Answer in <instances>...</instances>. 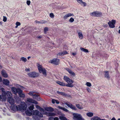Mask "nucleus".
<instances>
[{"label":"nucleus","instance_id":"obj_39","mask_svg":"<svg viewBox=\"0 0 120 120\" xmlns=\"http://www.w3.org/2000/svg\"><path fill=\"white\" fill-rule=\"evenodd\" d=\"M59 118L61 120H67V118L65 117L61 116H60Z\"/></svg>","mask_w":120,"mask_h":120},{"label":"nucleus","instance_id":"obj_3","mask_svg":"<svg viewBox=\"0 0 120 120\" xmlns=\"http://www.w3.org/2000/svg\"><path fill=\"white\" fill-rule=\"evenodd\" d=\"M27 75L30 77L33 78L37 77L39 75V74L35 71L30 72Z\"/></svg>","mask_w":120,"mask_h":120},{"label":"nucleus","instance_id":"obj_21","mask_svg":"<svg viewBox=\"0 0 120 120\" xmlns=\"http://www.w3.org/2000/svg\"><path fill=\"white\" fill-rule=\"evenodd\" d=\"M57 108L59 109L62 110L66 112H69V110H68L64 107H62L60 106H58Z\"/></svg>","mask_w":120,"mask_h":120},{"label":"nucleus","instance_id":"obj_9","mask_svg":"<svg viewBox=\"0 0 120 120\" xmlns=\"http://www.w3.org/2000/svg\"><path fill=\"white\" fill-rule=\"evenodd\" d=\"M67 82L68 83V84L66 85L67 86L70 87H72L73 86V85L72 84L74 82L72 80L69 79Z\"/></svg>","mask_w":120,"mask_h":120},{"label":"nucleus","instance_id":"obj_62","mask_svg":"<svg viewBox=\"0 0 120 120\" xmlns=\"http://www.w3.org/2000/svg\"><path fill=\"white\" fill-rule=\"evenodd\" d=\"M26 71H30V68H27L26 69Z\"/></svg>","mask_w":120,"mask_h":120},{"label":"nucleus","instance_id":"obj_27","mask_svg":"<svg viewBox=\"0 0 120 120\" xmlns=\"http://www.w3.org/2000/svg\"><path fill=\"white\" fill-rule=\"evenodd\" d=\"M5 97L6 98V96H7V97L8 96V97H11L12 94H11V92L9 91H7L6 92L5 94Z\"/></svg>","mask_w":120,"mask_h":120},{"label":"nucleus","instance_id":"obj_49","mask_svg":"<svg viewBox=\"0 0 120 120\" xmlns=\"http://www.w3.org/2000/svg\"><path fill=\"white\" fill-rule=\"evenodd\" d=\"M40 111L42 112V113H44L45 112L44 110L42 108H40L39 109Z\"/></svg>","mask_w":120,"mask_h":120},{"label":"nucleus","instance_id":"obj_30","mask_svg":"<svg viewBox=\"0 0 120 120\" xmlns=\"http://www.w3.org/2000/svg\"><path fill=\"white\" fill-rule=\"evenodd\" d=\"M99 117L98 116L94 117L91 119V120H101Z\"/></svg>","mask_w":120,"mask_h":120},{"label":"nucleus","instance_id":"obj_46","mask_svg":"<svg viewBox=\"0 0 120 120\" xmlns=\"http://www.w3.org/2000/svg\"><path fill=\"white\" fill-rule=\"evenodd\" d=\"M48 28L47 27H45L44 29V33L46 34L47 31L48 30Z\"/></svg>","mask_w":120,"mask_h":120},{"label":"nucleus","instance_id":"obj_33","mask_svg":"<svg viewBox=\"0 0 120 120\" xmlns=\"http://www.w3.org/2000/svg\"><path fill=\"white\" fill-rule=\"evenodd\" d=\"M22 91L19 88H17V93H18L19 95L22 93Z\"/></svg>","mask_w":120,"mask_h":120},{"label":"nucleus","instance_id":"obj_58","mask_svg":"<svg viewBox=\"0 0 120 120\" xmlns=\"http://www.w3.org/2000/svg\"><path fill=\"white\" fill-rule=\"evenodd\" d=\"M40 107L38 105H36V108L37 109H40Z\"/></svg>","mask_w":120,"mask_h":120},{"label":"nucleus","instance_id":"obj_6","mask_svg":"<svg viewBox=\"0 0 120 120\" xmlns=\"http://www.w3.org/2000/svg\"><path fill=\"white\" fill-rule=\"evenodd\" d=\"M19 105H16L14 103L11 104L10 106L11 109L14 111L19 110Z\"/></svg>","mask_w":120,"mask_h":120},{"label":"nucleus","instance_id":"obj_45","mask_svg":"<svg viewBox=\"0 0 120 120\" xmlns=\"http://www.w3.org/2000/svg\"><path fill=\"white\" fill-rule=\"evenodd\" d=\"M34 92V91H30L28 93V94L30 95L33 96Z\"/></svg>","mask_w":120,"mask_h":120},{"label":"nucleus","instance_id":"obj_56","mask_svg":"<svg viewBox=\"0 0 120 120\" xmlns=\"http://www.w3.org/2000/svg\"><path fill=\"white\" fill-rule=\"evenodd\" d=\"M16 24L17 26H19L21 24L20 22H16Z\"/></svg>","mask_w":120,"mask_h":120},{"label":"nucleus","instance_id":"obj_19","mask_svg":"<svg viewBox=\"0 0 120 120\" xmlns=\"http://www.w3.org/2000/svg\"><path fill=\"white\" fill-rule=\"evenodd\" d=\"M73 15V14L71 13H68L67 14L65 15L64 17V19H67L68 17Z\"/></svg>","mask_w":120,"mask_h":120},{"label":"nucleus","instance_id":"obj_34","mask_svg":"<svg viewBox=\"0 0 120 120\" xmlns=\"http://www.w3.org/2000/svg\"><path fill=\"white\" fill-rule=\"evenodd\" d=\"M1 90L2 92V95L5 96L6 92L5 91L4 89L3 88H2L1 89Z\"/></svg>","mask_w":120,"mask_h":120},{"label":"nucleus","instance_id":"obj_8","mask_svg":"<svg viewBox=\"0 0 120 120\" xmlns=\"http://www.w3.org/2000/svg\"><path fill=\"white\" fill-rule=\"evenodd\" d=\"M73 119L75 120H79L82 117V116L80 114L77 113H74L73 114Z\"/></svg>","mask_w":120,"mask_h":120},{"label":"nucleus","instance_id":"obj_63","mask_svg":"<svg viewBox=\"0 0 120 120\" xmlns=\"http://www.w3.org/2000/svg\"><path fill=\"white\" fill-rule=\"evenodd\" d=\"M76 53H75L73 52L72 53V55L73 56H75L76 55Z\"/></svg>","mask_w":120,"mask_h":120},{"label":"nucleus","instance_id":"obj_22","mask_svg":"<svg viewBox=\"0 0 120 120\" xmlns=\"http://www.w3.org/2000/svg\"><path fill=\"white\" fill-rule=\"evenodd\" d=\"M77 2L80 4H83L84 5V6H85L86 5V4L85 2L82 1V0H77Z\"/></svg>","mask_w":120,"mask_h":120},{"label":"nucleus","instance_id":"obj_50","mask_svg":"<svg viewBox=\"0 0 120 120\" xmlns=\"http://www.w3.org/2000/svg\"><path fill=\"white\" fill-rule=\"evenodd\" d=\"M50 17L52 18L54 17V15L53 13H50L49 15Z\"/></svg>","mask_w":120,"mask_h":120},{"label":"nucleus","instance_id":"obj_12","mask_svg":"<svg viewBox=\"0 0 120 120\" xmlns=\"http://www.w3.org/2000/svg\"><path fill=\"white\" fill-rule=\"evenodd\" d=\"M65 104L68 107L73 110H76L77 109L76 107L71 104L66 103H65Z\"/></svg>","mask_w":120,"mask_h":120},{"label":"nucleus","instance_id":"obj_20","mask_svg":"<svg viewBox=\"0 0 120 120\" xmlns=\"http://www.w3.org/2000/svg\"><path fill=\"white\" fill-rule=\"evenodd\" d=\"M57 93L59 94L66 97L67 96V94L66 93L63 92H60L58 91H57Z\"/></svg>","mask_w":120,"mask_h":120},{"label":"nucleus","instance_id":"obj_11","mask_svg":"<svg viewBox=\"0 0 120 120\" xmlns=\"http://www.w3.org/2000/svg\"><path fill=\"white\" fill-rule=\"evenodd\" d=\"M59 60L58 59H54L51 61V63L54 64L55 65H57L59 63Z\"/></svg>","mask_w":120,"mask_h":120},{"label":"nucleus","instance_id":"obj_48","mask_svg":"<svg viewBox=\"0 0 120 120\" xmlns=\"http://www.w3.org/2000/svg\"><path fill=\"white\" fill-rule=\"evenodd\" d=\"M35 22H36V23H40V24H41V23H45V22H39V21H37V20H36L35 21Z\"/></svg>","mask_w":120,"mask_h":120},{"label":"nucleus","instance_id":"obj_54","mask_svg":"<svg viewBox=\"0 0 120 120\" xmlns=\"http://www.w3.org/2000/svg\"><path fill=\"white\" fill-rule=\"evenodd\" d=\"M26 3L28 5H30V0H27L26 2Z\"/></svg>","mask_w":120,"mask_h":120},{"label":"nucleus","instance_id":"obj_32","mask_svg":"<svg viewBox=\"0 0 120 120\" xmlns=\"http://www.w3.org/2000/svg\"><path fill=\"white\" fill-rule=\"evenodd\" d=\"M26 100L27 102H28L30 103H32L33 100L32 98H27V99Z\"/></svg>","mask_w":120,"mask_h":120},{"label":"nucleus","instance_id":"obj_52","mask_svg":"<svg viewBox=\"0 0 120 120\" xmlns=\"http://www.w3.org/2000/svg\"><path fill=\"white\" fill-rule=\"evenodd\" d=\"M3 21L4 22H5L7 20V17L5 16H3Z\"/></svg>","mask_w":120,"mask_h":120},{"label":"nucleus","instance_id":"obj_60","mask_svg":"<svg viewBox=\"0 0 120 120\" xmlns=\"http://www.w3.org/2000/svg\"><path fill=\"white\" fill-rule=\"evenodd\" d=\"M55 102L57 104H59L60 103L58 101V100H56Z\"/></svg>","mask_w":120,"mask_h":120},{"label":"nucleus","instance_id":"obj_28","mask_svg":"<svg viewBox=\"0 0 120 120\" xmlns=\"http://www.w3.org/2000/svg\"><path fill=\"white\" fill-rule=\"evenodd\" d=\"M105 77L108 79L110 78V77L109 74V72L108 71H105Z\"/></svg>","mask_w":120,"mask_h":120},{"label":"nucleus","instance_id":"obj_59","mask_svg":"<svg viewBox=\"0 0 120 120\" xmlns=\"http://www.w3.org/2000/svg\"><path fill=\"white\" fill-rule=\"evenodd\" d=\"M37 38H38L40 39H41V38H42V36H41H41H37Z\"/></svg>","mask_w":120,"mask_h":120},{"label":"nucleus","instance_id":"obj_35","mask_svg":"<svg viewBox=\"0 0 120 120\" xmlns=\"http://www.w3.org/2000/svg\"><path fill=\"white\" fill-rule=\"evenodd\" d=\"M78 33L79 38H80V39H82L83 38V36L82 32H78Z\"/></svg>","mask_w":120,"mask_h":120},{"label":"nucleus","instance_id":"obj_43","mask_svg":"<svg viewBox=\"0 0 120 120\" xmlns=\"http://www.w3.org/2000/svg\"><path fill=\"white\" fill-rule=\"evenodd\" d=\"M72 76L75 77V73L72 71L69 73Z\"/></svg>","mask_w":120,"mask_h":120},{"label":"nucleus","instance_id":"obj_42","mask_svg":"<svg viewBox=\"0 0 120 120\" xmlns=\"http://www.w3.org/2000/svg\"><path fill=\"white\" fill-rule=\"evenodd\" d=\"M33 96V98H35L36 99V98H38L39 96L37 94H34Z\"/></svg>","mask_w":120,"mask_h":120},{"label":"nucleus","instance_id":"obj_1","mask_svg":"<svg viewBox=\"0 0 120 120\" xmlns=\"http://www.w3.org/2000/svg\"><path fill=\"white\" fill-rule=\"evenodd\" d=\"M33 114L35 115V116H33V119L35 120H40V117L43 116L42 113L40 112L37 110L34 111Z\"/></svg>","mask_w":120,"mask_h":120},{"label":"nucleus","instance_id":"obj_41","mask_svg":"<svg viewBox=\"0 0 120 120\" xmlns=\"http://www.w3.org/2000/svg\"><path fill=\"white\" fill-rule=\"evenodd\" d=\"M64 79L66 82H67L68 80H69V78L67 76H64Z\"/></svg>","mask_w":120,"mask_h":120},{"label":"nucleus","instance_id":"obj_23","mask_svg":"<svg viewBox=\"0 0 120 120\" xmlns=\"http://www.w3.org/2000/svg\"><path fill=\"white\" fill-rule=\"evenodd\" d=\"M47 115L48 116H55L56 115V114L54 112H49L47 113Z\"/></svg>","mask_w":120,"mask_h":120},{"label":"nucleus","instance_id":"obj_7","mask_svg":"<svg viewBox=\"0 0 120 120\" xmlns=\"http://www.w3.org/2000/svg\"><path fill=\"white\" fill-rule=\"evenodd\" d=\"M116 22V21L115 20H112L111 22L109 21V22L108 23V24L110 28H113L115 27L114 25L115 24Z\"/></svg>","mask_w":120,"mask_h":120},{"label":"nucleus","instance_id":"obj_31","mask_svg":"<svg viewBox=\"0 0 120 120\" xmlns=\"http://www.w3.org/2000/svg\"><path fill=\"white\" fill-rule=\"evenodd\" d=\"M48 120H59V118L57 117L53 118L52 117H50L49 118Z\"/></svg>","mask_w":120,"mask_h":120},{"label":"nucleus","instance_id":"obj_4","mask_svg":"<svg viewBox=\"0 0 120 120\" xmlns=\"http://www.w3.org/2000/svg\"><path fill=\"white\" fill-rule=\"evenodd\" d=\"M90 15L92 16L96 17H100L102 15L101 12L97 11H95L91 13Z\"/></svg>","mask_w":120,"mask_h":120},{"label":"nucleus","instance_id":"obj_47","mask_svg":"<svg viewBox=\"0 0 120 120\" xmlns=\"http://www.w3.org/2000/svg\"><path fill=\"white\" fill-rule=\"evenodd\" d=\"M86 85L87 86L90 87L91 86V84L90 82H87L86 83Z\"/></svg>","mask_w":120,"mask_h":120},{"label":"nucleus","instance_id":"obj_5","mask_svg":"<svg viewBox=\"0 0 120 120\" xmlns=\"http://www.w3.org/2000/svg\"><path fill=\"white\" fill-rule=\"evenodd\" d=\"M27 108V106L25 103L22 102L21 104V106L19 105V110L23 111L26 110Z\"/></svg>","mask_w":120,"mask_h":120},{"label":"nucleus","instance_id":"obj_37","mask_svg":"<svg viewBox=\"0 0 120 120\" xmlns=\"http://www.w3.org/2000/svg\"><path fill=\"white\" fill-rule=\"evenodd\" d=\"M93 113L91 112L87 113V115L89 117H91L93 115Z\"/></svg>","mask_w":120,"mask_h":120},{"label":"nucleus","instance_id":"obj_64","mask_svg":"<svg viewBox=\"0 0 120 120\" xmlns=\"http://www.w3.org/2000/svg\"><path fill=\"white\" fill-rule=\"evenodd\" d=\"M111 120H116L115 118L114 117H113L111 119Z\"/></svg>","mask_w":120,"mask_h":120},{"label":"nucleus","instance_id":"obj_16","mask_svg":"<svg viewBox=\"0 0 120 120\" xmlns=\"http://www.w3.org/2000/svg\"><path fill=\"white\" fill-rule=\"evenodd\" d=\"M45 109L47 111L52 112L54 110V108L50 107H46Z\"/></svg>","mask_w":120,"mask_h":120},{"label":"nucleus","instance_id":"obj_61","mask_svg":"<svg viewBox=\"0 0 120 120\" xmlns=\"http://www.w3.org/2000/svg\"><path fill=\"white\" fill-rule=\"evenodd\" d=\"M87 90L89 92H90L91 91L90 89L89 88H88L87 89Z\"/></svg>","mask_w":120,"mask_h":120},{"label":"nucleus","instance_id":"obj_38","mask_svg":"<svg viewBox=\"0 0 120 120\" xmlns=\"http://www.w3.org/2000/svg\"><path fill=\"white\" fill-rule=\"evenodd\" d=\"M20 60L24 62H26L27 60V59L23 57H22L20 59Z\"/></svg>","mask_w":120,"mask_h":120},{"label":"nucleus","instance_id":"obj_53","mask_svg":"<svg viewBox=\"0 0 120 120\" xmlns=\"http://www.w3.org/2000/svg\"><path fill=\"white\" fill-rule=\"evenodd\" d=\"M66 70L68 71V72L70 73V72L72 71L70 69L68 68H67L66 69Z\"/></svg>","mask_w":120,"mask_h":120},{"label":"nucleus","instance_id":"obj_57","mask_svg":"<svg viewBox=\"0 0 120 120\" xmlns=\"http://www.w3.org/2000/svg\"><path fill=\"white\" fill-rule=\"evenodd\" d=\"M56 100L53 99H52V104H54L55 103L56 101Z\"/></svg>","mask_w":120,"mask_h":120},{"label":"nucleus","instance_id":"obj_55","mask_svg":"<svg viewBox=\"0 0 120 120\" xmlns=\"http://www.w3.org/2000/svg\"><path fill=\"white\" fill-rule=\"evenodd\" d=\"M32 103H34L35 104H38V102L36 101L33 100V102Z\"/></svg>","mask_w":120,"mask_h":120},{"label":"nucleus","instance_id":"obj_2","mask_svg":"<svg viewBox=\"0 0 120 120\" xmlns=\"http://www.w3.org/2000/svg\"><path fill=\"white\" fill-rule=\"evenodd\" d=\"M38 68L39 72L40 73H42L44 76H46V71L45 68H43L42 66L39 64L38 65Z\"/></svg>","mask_w":120,"mask_h":120},{"label":"nucleus","instance_id":"obj_44","mask_svg":"<svg viewBox=\"0 0 120 120\" xmlns=\"http://www.w3.org/2000/svg\"><path fill=\"white\" fill-rule=\"evenodd\" d=\"M19 96L21 98H24L25 97V95L22 93H21L19 95Z\"/></svg>","mask_w":120,"mask_h":120},{"label":"nucleus","instance_id":"obj_13","mask_svg":"<svg viewBox=\"0 0 120 120\" xmlns=\"http://www.w3.org/2000/svg\"><path fill=\"white\" fill-rule=\"evenodd\" d=\"M65 104L68 107L73 110H76L77 109L76 107L71 104L66 103H65Z\"/></svg>","mask_w":120,"mask_h":120},{"label":"nucleus","instance_id":"obj_26","mask_svg":"<svg viewBox=\"0 0 120 120\" xmlns=\"http://www.w3.org/2000/svg\"><path fill=\"white\" fill-rule=\"evenodd\" d=\"M56 82L58 84H59L60 85V86H66L65 85V83L62 82H61L60 81H57Z\"/></svg>","mask_w":120,"mask_h":120},{"label":"nucleus","instance_id":"obj_51","mask_svg":"<svg viewBox=\"0 0 120 120\" xmlns=\"http://www.w3.org/2000/svg\"><path fill=\"white\" fill-rule=\"evenodd\" d=\"M74 21V19L72 18H70L69 20V22H73Z\"/></svg>","mask_w":120,"mask_h":120},{"label":"nucleus","instance_id":"obj_18","mask_svg":"<svg viewBox=\"0 0 120 120\" xmlns=\"http://www.w3.org/2000/svg\"><path fill=\"white\" fill-rule=\"evenodd\" d=\"M3 84L6 85L8 86V85L9 83V81L7 79H4L3 81Z\"/></svg>","mask_w":120,"mask_h":120},{"label":"nucleus","instance_id":"obj_29","mask_svg":"<svg viewBox=\"0 0 120 120\" xmlns=\"http://www.w3.org/2000/svg\"><path fill=\"white\" fill-rule=\"evenodd\" d=\"M80 49L82 51L85 52H89L88 49H85L83 48H80Z\"/></svg>","mask_w":120,"mask_h":120},{"label":"nucleus","instance_id":"obj_25","mask_svg":"<svg viewBox=\"0 0 120 120\" xmlns=\"http://www.w3.org/2000/svg\"><path fill=\"white\" fill-rule=\"evenodd\" d=\"M67 52L66 51H65L62 52H61L58 53V55H59L61 56H63L64 55L67 54Z\"/></svg>","mask_w":120,"mask_h":120},{"label":"nucleus","instance_id":"obj_40","mask_svg":"<svg viewBox=\"0 0 120 120\" xmlns=\"http://www.w3.org/2000/svg\"><path fill=\"white\" fill-rule=\"evenodd\" d=\"M76 105L77 107L79 109H83V107L82 106L80 105L79 104H76Z\"/></svg>","mask_w":120,"mask_h":120},{"label":"nucleus","instance_id":"obj_10","mask_svg":"<svg viewBox=\"0 0 120 120\" xmlns=\"http://www.w3.org/2000/svg\"><path fill=\"white\" fill-rule=\"evenodd\" d=\"M8 102L11 105L14 103V100L12 97H8L7 98Z\"/></svg>","mask_w":120,"mask_h":120},{"label":"nucleus","instance_id":"obj_36","mask_svg":"<svg viewBox=\"0 0 120 120\" xmlns=\"http://www.w3.org/2000/svg\"><path fill=\"white\" fill-rule=\"evenodd\" d=\"M34 106L33 105H31L29 107V110H30L32 111L33 110V109H34Z\"/></svg>","mask_w":120,"mask_h":120},{"label":"nucleus","instance_id":"obj_15","mask_svg":"<svg viewBox=\"0 0 120 120\" xmlns=\"http://www.w3.org/2000/svg\"><path fill=\"white\" fill-rule=\"evenodd\" d=\"M1 74L4 77L7 78L8 77V75L4 70H3L1 71Z\"/></svg>","mask_w":120,"mask_h":120},{"label":"nucleus","instance_id":"obj_24","mask_svg":"<svg viewBox=\"0 0 120 120\" xmlns=\"http://www.w3.org/2000/svg\"><path fill=\"white\" fill-rule=\"evenodd\" d=\"M17 88L16 89L15 87H12L11 88L12 92L15 94H16Z\"/></svg>","mask_w":120,"mask_h":120},{"label":"nucleus","instance_id":"obj_14","mask_svg":"<svg viewBox=\"0 0 120 120\" xmlns=\"http://www.w3.org/2000/svg\"><path fill=\"white\" fill-rule=\"evenodd\" d=\"M6 98L4 95H0V101H5L6 100Z\"/></svg>","mask_w":120,"mask_h":120},{"label":"nucleus","instance_id":"obj_17","mask_svg":"<svg viewBox=\"0 0 120 120\" xmlns=\"http://www.w3.org/2000/svg\"><path fill=\"white\" fill-rule=\"evenodd\" d=\"M32 112L31 111L29 110V109H27L25 111V113L27 115L30 116L32 115Z\"/></svg>","mask_w":120,"mask_h":120}]
</instances>
